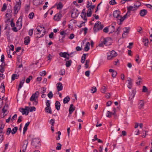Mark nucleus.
<instances>
[{
	"label": "nucleus",
	"instance_id": "nucleus-1",
	"mask_svg": "<svg viewBox=\"0 0 152 152\" xmlns=\"http://www.w3.org/2000/svg\"><path fill=\"white\" fill-rule=\"evenodd\" d=\"M39 92L37 91L35 93L32 94L30 98V101L31 102H33L34 105H36L38 103V98L39 95Z\"/></svg>",
	"mask_w": 152,
	"mask_h": 152
},
{
	"label": "nucleus",
	"instance_id": "nucleus-2",
	"mask_svg": "<svg viewBox=\"0 0 152 152\" xmlns=\"http://www.w3.org/2000/svg\"><path fill=\"white\" fill-rule=\"evenodd\" d=\"M127 12L126 13L124 16V18H128V17L129 16L130 14V11H135L137 10L136 7L134 6H129L127 7Z\"/></svg>",
	"mask_w": 152,
	"mask_h": 152
},
{
	"label": "nucleus",
	"instance_id": "nucleus-3",
	"mask_svg": "<svg viewBox=\"0 0 152 152\" xmlns=\"http://www.w3.org/2000/svg\"><path fill=\"white\" fill-rule=\"evenodd\" d=\"M91 14L92 11L91 8H89L88 9L87 14L85 12V10L83 9L81 13V17L82 18L86 19V16L90 17L91 16Z\"/></svg>",
	"mask_w": 152,
	"mask_h": 152
},
{
	"label": "nucleus",
	"instance_id": "nucleus-4",
	"mask_svg": "<svg viewBox=\"0 0 152 152\" xmlns=\"http://www.w3.org/2000/svg\"><path fill=\"white\" fill-rule=\"evenodd\" d=\"M21 5V1L20 0H19L18 1H16V4L14 6V9L15 14H17L20 10Z\"/></svg>",
	"mask_w": 152,
	"mask_h": 152
},
{
	"label": "nucleus",
	"instance_id": "nucleus-5",
	"mask_svg": "<svg viewBox=\"0 0 152 152\" xmlns=\"http://www.w3.org/2000/svg\"><path fill=\"white\" fill-rule=\"evenodd\" d=\"M117 56V53L114 50H112L107 53V58L108 60H111Z\"/></svg>",
	"mask_w": 152,
	"mask_h": 152
},
{
	"label": "nucleus",
	"instance_id": "nucleus-6",
	"mask_svg": "<svg viewBox=\"0 0 152 152\" xmlns=\"http://www.w3.org/2000/svg\"><path fill=\"white\" fill-rule=\"evenodd\" d=\"M120 12L119 10H116L113 12V16L114 18H118V19H125L124 18V16L122 17L120 15Z\"/></svg>",
	"mask_w": 152,
	"mask_h": 152
},
{
	"label": "nucleus",
	"instance_id": "nucleus-7",
	"mask_svg": "<svg viewBox=\"0 0 152 152\" xmlns=\"http://www.w3.org/2000/svg\"><path fill=\"white\" fill-rule=\"evenodd\" d=\"M28 108H29V107L26 106L24 109L22 108H20L19 109V110L20 112L22 113L23 115H28Z\"/></svg>",
	"mask_w": 152,
	"mask_h": 152
},
{
	"label": "nucleus",
	"instance_id": "nucleus-8",
	"mask_svg": "<svg viewBox=\"0 0 152 152\" xmlns=\"http://www.w3.org/2000/svg\"><path fill=\"white\" fill-rule=\"evenodd\" d=\"M110 28H113V30H112V31H111L110 34V33H112L113 32H114L115 31V27L114 26L112 25V26H109L108 27H105L103 30V31L104 32L107 33L108 31V29H110Z\"/></svg>",
	"mask_w": 152,
	"mask_h": 152
},
{
	"label": "nucleus",
	"instance_id": "nucleus-9",
	"mask_svg": "<svg viewBox=\"0 0 152 152\" xmlns=\"http://www.w3.org/2000/svg\"><path fill=\"white\" fill-rule=\"evenodd\" d=\"M39 143L40 140L38 138H35L32 139L31 144L35 147H36L39 144Z\"/></svg>",
	"mask_w": 152,
	"mask_h": 152
},
{
	"label": "nucleus",
	"instance_id": "nucleus-10",
	"mask_svg": "<svg viewBox=\"0 0 152 152\" xmlns=\"http://www.w3.org/2000/svg\"><path fill=\"white\" fill-rule=\"evenodd\" d=\"M79 13V11L77 10L74 9L72 11L71 16L73 18H76L78 16Z\"/></svg>",
	"mask_w": 152,
	"mask_h": 152
},
{
	"label": "nucleus",
	"instance_id": "nucleus-11",
	"mask_svg": "<svg viewBox=\"0 0 152 152\" xmlns=\"http://www.w3.org/2000/svg\"><path fill=\"white\" fill-rule=\"evenodd\" d=\"M110 39V38H104L103 41L99 43V46L100 47H102L104 45H108L107 44V42Z\"/></svg>",
	"mask_w": 152,
	"mask_h": 152
},
{
	"label": "nucleus",
	"instance_id": "nucleus-12",
	"mask_svg": "<svg viewBox=\"0 0 152 152\" xmlns=\"http://www.w3.org/2000/svg\"><path fill=\"white\" fill-rule=\"evenodd\" d=\"M23 145L22 146V150L23 152H25L26 149L27 147L28 143L27 140H25L23 142Z\"/></svg>",
	"mask_w": 152,
	"mask_h": 152
},
{
	"label": "nucleus",
	"instance_id": "nucleus-13",
	"mask_svg": "<svg viewBox=\"0 0 152 152\" xmlns=\"http://www.w3.org/2000/svg\"><path fill=\"white\" fill-rule=\"evenodd\" d=\"M142 41L144 43V45L145 46L148 47V40L147 38L144 37L142 38Z\"/></svg>",
	"mask_w": 152,
	"mask_h": 152
},
{
	"label": "nucleus",
	"instance_id": "nucleus-14",
	"mask_svg": "<svg viewBox=\"0 0 152 152\" xmlns=\"http://www.w3.org/2000/svg\"><path fill=\"white\" fill-rule=\"evenodd\" d=\"M56 86L57 88V89L58 91H59L62 90L63 88V86H62V83H61L59 82L58 83L56 84Z\"/></svg>",
	"mask_w": 152,
	"mask_h": 152
},
{
	"label": "nucleus",
	"instance_id": "nucleus-15",
	"mask_svg": "<svg viewBox=\"0 0 152 152\" xmlns=\"http://www.w3.org/2000/svg\"><path fill=\"white\" fill-rule=\"evenodd\" d=\"M127 81L129 82L127 86L129 88L131 89L132 86L133 80L130 78H129L127 80Z\"/></svg>",
	"mask_w": 152,
	"mask_h": 152
},
{
	"label": "nucleus",
	"instance_id": "nucleus-16",
	"mask_svg": "<svg viewBox=\"0 0 152 152\" xmlns=\"http://www.w3.org/2000/svg\"><path fill=\"white\" fill-rule=\"evenodd\" d=\"M75 107H73V104H72L70 105L69 109V114H72V112L75 110Z\"/></svg>",
	"mask_w": 152,
	"mask_h": 152
},
{
	"label": "nucleus",
	"instance_id": "nucleus-17",
	"mask_svg": "<svg viewBox=\"0 0 152 152\" xmlns=\"http://www.w3.org/2000/svg\"><path fill=\"white\" fill-rule=\"evenodd\" d=\"M147 11L145 9H143L141 10L140 12V16H143L147 14Z\"/></svg>",
	"mask_w": 152,
	"mask_h": 152
},
{
	"label": "nucleus",
	"instance_id": "nucleus-18",
	"mask_svg": "<svg viewBox=\"0 0 152 152\" xmlns=\"http://www.w3.org/2000/svg\"><path fill=\"white\" fill-rule=\"evenodd\" d=\"M24 44L26 45H27L30 42V40L29 36L26 37L24 39Z\"/></svg>",
	"mask_w": 152,
	"mask_h": 152
},
{
	"label": "nucleus",
	"instance_id": "nucleus-19",
	"mask_svg": "<svg viewBox=\"0 0 152 152\" xmlns=\"http://www.w3.org/2000/svg\"><path fill=\"white\" fill-rule=\"evenodd\" d=\"M62 15L60 12L56 14L54 16V19H61Z\"/></svg>",
	"mask_w": 152,
	"mask_h": 152
},
{
	"label": "nucleus",
	"instance_id": "nucleus-20",
	"mask_svg": "<svg viewBox=\"0 0 152 152\" xmlns=\"http://www.w3.org/2000/svg\"><path fill=\"white\" fill-rule=\"evenodd\" d=\"M90 45V43L88 42H87L84 48V50L85 51H88L89 50Z\"/></svg>",
	"mask_w": 152,
	"mask_h": 152
},
{
	"label": "nucleus",
	"instance_id": "nucleus-21",
	"mask_svg": "<svg viewBox=\"0 0 152 152\" xmlns=\"http://www.w3.org/2000/svg\"><path fill=\"white\" fill-rule=\"evenodd\" d=\"M60 103L58 101H56L55 103L56 108L57 110H59L60 109Z\"/></svg>",
	"mask_w": 152,
	"mask_h": 152
},
{
	"label": "nucleus",
	"instance_id": "nucleus-22",
	"mask_svg": "<svg viewBox=\"0 0 152 152\" xmlns=\"http://www.w3.org/2000/svg\"><path fill=\"white\" fill-rule=\"evenodd\" d=\"M30 124V122H28L26 123L25 125V126L23 128V134H24L25 132L26 131L27 129V127Z\"/></svg>",
	"mask_w": 152,
	"mask_h": 152
},
{
	"label": "nucleus",
	"instance_id": "nucleus-23",
	"mask_svg": "<svg viewBox=\"0 0 152 152\" xmlns=\"http://www.w3.org/2000/svg\"><path fill=\"white\" fill-rule=\"evenodd\" d=\"M70 100V98L68 96H67L63 100V103L64 104H65L66 103H67Z\"/></svg>",
	"mask_w": 152,
	"mask_h": 152
},
{
	"label": "nucleus",
	"instance_id": "nucleus-24",
	"mask_svg": "<svg viewBox=\"0 0 152 152\" xmlns=\"http://www.w3.org/2000/svg\"><path fill=\"white\" fill-rule=\"evenodd\" d=\"M86 58V54H83V56H82L81 60V62L82 63H84L85 60Z\"/></svg>",
	"mask_w": 152,
	"mask_h": 152
},
{
	"label": "nucleus",
	"instance_id": "nucleus-25",
	"mask_svg": "<svg viewBox=\"0 0 152 152\" xmlns=\"http://www.w3.org/2000/svg\"><path fill=\"white\" fill-rule=\"evenodd\" d=\"M68 53L66 52H60L59 54V56L62 57H66V55L68 54Z\"/></svg>",
	"mask_w": 152,
	"mask_h": 152
},
{
	"label": "nucleus",
	"instance_id": "nucleus-26",
	"mask_svg": "<svg viewBox=\"0 0 152 152\" xmlns=\"http://www.w3.org/2000/svg\"><path fill=\"white\" fill-rule=\"evenodd\" d=\"M73 53H76V51H74L72 52L70 54L68 53V54L66 55V57H65V58L66 59H65V61H66V60H69V59L70 55H72Z\"/></svg>",
	"mask_w": 152,
	"mask_h": 152
},
{
	"label": "nucleus",
	"instance_id": "nucleus-27",
	"mask_svg": "<svg viewBox=\"0 0 152 152\" xmlns=\"http://www.w3.org/2000/svg\"><path fill=\"white\" fill-rule=\"evenodd\" d=\"M19 77V75H17V74H13L12 76V80H14L15 79H17Z\"/></svg>",
	"mask_w": 152,
	"mask_h": 152
},
{
	"label": "nucleus",
	"instance_id": "nucleus-28",
	"mask_svg": "<svg viewBox=\"0 0 152 152\" xmlns=\"http://www.w3.org/2000/svg\"><path fill=\"white\" fill-rule=\"evenodd\" d=\"M25 80V78H24L23 79H22L20 82V84L19 85V87H18V90H19V89L20 88H21V87H22V86H23V84L24 83Z\"/></svg>",
	"mask_w": 152,
	"mask_h": 152
},
{
	"label": "nucleus",
	"instance_id": "nucleus-29",
	"mask_svg": "<svg viewBox=\"0 0 152 152\" xmlns=\"http://www.w3.org/2000/svg\"><path fill=\"white\" fill-rule=\"evenodd\" d=\"M139 106L138 107L139 109L142 108L144 105V103L142 100H140L139 104Z\"/></svg>",
	"mask_w": 152,
	"mask_h": 152
},
{
	"label": "nucleus",
	"instance_id": "nucleus-30",
	"mask_svg": "<svg viewBox=\"0 0 152 152\" xmlns=\"http://www.w3.org/2000/svg\"><path fill=\"white\" fill-rule=\"evenodd\" d=\"M45 110L46 111V112L51 114L52 113L51 108L50 107H46L45 108Z\"/></svg>",
	"mask_w": 152,
	"mask_h": 152
},
{
	"label": "nucleus",
	"instance_id": "nucleus-31",
	"mask_svg": "<svg viewBox=\"0 0 152 152\" xmlns=\"http://www.w3.org/2000/svg\"><path fill=\"white\" fill-rule=\"evenodd\" d=\"M66 66L67 67H69L71 65L72 62V61L71 60L68 61H66Z\"/></svg>",
	"mask_w": 152,
	"mask_h": 152
},
{
	"label": "nucleus",
	"instance_id": "nucleus-32",
	"mask_svg": "<svg viewBox=\"0 0 152 152\" xmlns=\"http://www.w3.org/2000/svg\"><path fill=\"white\" fill-rule=\"evenodd\" d=\"M103 27L102 25H101V22H98L97 23H96L94 25V28H99L101 27Z\"/></svg>",
	"mask_w": 152,
	"mask_h": 152
},
{
	"label": "nucleus",
	"instance_id": "nucleus-33",
	"mask_svg": "<svg viewBox=\"0 0 152 152\" xmlns=\"http://www.w3.org/2000/svg\"><path fill=\"white\" fill-rule=\"evenodd\" d=\"M130 27H125L123 28V29L124 30V33H126V34H128L129 33V30H130Z\"/></svg>",
	"mask_w": 152,
	"mask_h": 152
},
{
	"label": "nucleus",
	"instance_id": "nucleus-34",
	"mask_svg": "<svg viewBox=\"0 0 152 152\" xmlns=\"http://www.w3.org/2000/svg\"><path fill=\"white\" fill-rule=\"evenodd\" d=\"M1 88L2 90L1 92L2 93H4L5 91V87L3 83H1Z\"/></svg>",
	"mask_w": 152,
	"mask_h": 152
},
{
	"label": "nucleus",
	"instance_id": "nucleus-35",
	"mask_svg": "<svg viewBox=\"0 0 152 152\" xmlns=\"http://www.w3.org/2000/svg\"><path fill=\"white\" fill-rule=\"evenodd\" d=\"M18 129V128L17 127H15L12 130V134H15L17 132Z\"/></svg>",
	"mask_w": 152,
	"mask_h": 152
},
{
	"label": "nucleus",
	"instance_id": "nucleus-36",
	"mask_svg": "<svg viewBox=\"0 0 152 152\" xmlns=\"http://www.w3.org/2000/svg\"><path fill=\"white\" fill-rule=\"evenodd\" d=\"M28 112H32L33 111H35L36 110V108L34 107H29L28 108Z\"/></svg>",
	"mask_w": 152,
	"mask_h": 152
},
{
	"label": "nucleus",
	"instance_id": "nucleus-37",
	"mask_svg": "<svg viewBox=\"0 0 152 152\" xmlns=\"http://www.w3.org/2000/svg\"><path fill=\"white\" fill-rule=\"evenodd\" d=\"M63 6L61 2H59L57 5V7L58 9H61Z\"/></svg>",
	"mask_w": 152,
	"mask_h": 152
},
{
	"label": "nucleus",
	"instance_id": "nucleus-38",
	"mask_svg": "<svg viewBox=\"0 0 152 152\" xmlns=\"http://www.w3.org/2000/svg\"><path fill=\"white\" fill-rule=\"evenodd\" d=\"M141 4L140 2L139 1H137L134 4V6L136 7L137 9L138 7H140Z\"/></svg>",
	"mask_w": 152,
	"mask_h": 152
},
{
	"label": "nucleus",
	"instance_id": "nucleus-39",
	"mask_svg": "<svg viewBox=\"0 0 152 152\" xmlns=\"http://www.w3.org/2000/svg\"><path fill=\"white\" fill-rule=\"evenodd\" d=\"M103 27H99V28H94V33H96L98 31L101 30L103 28Z\"/></svg>",
	"mask_w": 152,
	"mask_h": 152
},
{
	"label": "nucleus",
	"instance_id": "nucleus-40",
	"mask_svg": "<svg viewBox=\"0 0 152 152\" xmlns=\"http://www.w3.org/2000/svg\"><path fill=\"white\" fill-rule=\"evenodd\" d=\"M90 62L89 60H87L86 61V64L85 65V67L86 68H88L89 66V63Z\"/></svg>",
	"mask_w": 152,
	"mask_h": 152
},
{
	"label": "nucleus",
	"instance_id": "nucleus-41",
	"mask_svg": "<svg viewBox=\"0 0 152 152\" xmlns=\"http://www.w3.org/2000/svg\"><path fill=\"white\" fill-rule=\"evenodd\" d=\"M11 132L12 133L11 128H8L6 132V134L7 135H9Z\"/></svg>",
	"mask_w": 152,
	"mask_h": 152
},
{
	"label": "nucleus",
	"instance_id": "nucleus-42",
	"mask_svg": "<svg viewBox=\"0 0 152 152\" xmlns=\"http://www.w3.org/2000/svg\"><path fill=\"white\" fill-rule=\"evenodd\" d=\"M48 96L50 99H51L53 96V94L51 91H50L48 94Z\"/></svg>",
	"mask_w": 152,
	"mask_h": 152
},
{
	"label": "nucleus",
	"instance_id": "nucleus-43",
	"mask_svg": "<svg viewBox=\"0 0 152 152\" xmlns=\"http://www.w3.org/2000/svg\"><path fill=\"white\" fill-rule=\"evenodd\" d=\"M107 88L104 86H103L101 90V92L102 93H105L106 92Z\"/></svg>",
	"mask_w": 152,
	"mask_h": 152
},
{
	"label": "nucleus",
	"instance_id": "nucleus-44",
	"mask_svg": "<svg viewBox=\"0 0 152 152\" xmlns=\"http://www.w3.org/2000/svg\"><path fill=\"white\" fill-rule=\"evenodd\" d=\"M39 27H40L41 29H42V30H43V34H42V35H41L40 37H42L43 36V35L45 34V28L43 27V26H40Z\"/></svg>",
	"mask_w": 152,
	"mask_h": 152
},
{
	"label": "nucleus",
	"instance_id": "nucleus-45",
	"mask_svg": "<svg viewBox=\"0 0 152 152\" xmlns=\"http://www.w3.org/2000/svg\"><path fill=\"white\" fill-rule=\"evenodd\" d=\"M32 79V76H29L28 78H27L26 80V82L27 83H29L31 80Z\"/></svg>",
	"mask_w": 152,
	"mask_h": 152
},
{
	"label": "nucleus",
	"instance_id": "nucleus-46",
	"mask_svg": "<svg viewBox=\"0 0 152 152\" xmlns=\"http://www.w3.org/2000/svg\"><path fill=\"white\" fill-rule=\"evenodd\" d=\"M34 16V13L33 12H31L29 14L28 17L30 19H32L33 18Z\"/></svg>",
	"mask_w": 152,
	"mask_h": 152
},
{
	"label": "nucleus",
	"instance_id": "nucleus-47",
	"mask_svg": "<svg viewBox=\"0 0 152 152\" xmlns=\"http://www.w3.org/2000/svg\"><path fill=\"white\" fill-rule=\"evenodd\" d=\"M7 6L6 4L4 3L3 4V7L1 9V11H4L5 10L7 9Z\"/></svg>",
	"mask_w": 152,
	"mask_h": 152
},
{
	"label": "nucleus",
	"instance_id": "nucleus-48",
	"mask_svg": "<svg viewBox=\"0 0 152 152\" xmlns=\"http://www.w3.org/2000/svg\"><path fill=\"white\" fill-rule=\"evenodd\" d=\"M112 114V113L109 111H107V114L106 115V116L107 117L110 118L111 116V115Z\"/></svg>",
	"mask_w": 152,
	"mask_h": 152
},
{
	"label": "nucleus",
	"instance_id": "nucleus-49",
	"mask_svg": "<svg viewBox=\"0 0 152 152\" xmlns=\"http://www.w3.org/2000/svg\"><path fill=\"white\" fill-rule=\"evenodd\" d=\"M33 31H34L33 29H31L29 30L28 33V34L30 36H31L33 34Z\"/></svg>",
	"mask_w": 152,
	"mask_h": 152
},
{
	"label": "nucleus",
	"instance_id": "nucleus-50",
	"mask_svg": "<svg viewBox=\"0 0 152 152\" xmlns=\"http://www.w3.org/2000/svg\"><path fill=\"white\" fill-rule=\"evenodd\" d=\"M65 70L64 69H61L60 72V74L61 75H65Z\"/></svg>",
	"mask_w": 152,
	"mask_h": 152
},
{
	"label": "nucleus",
	"instance_id": "nucleus-51",
	"mask_svg": "<svg viewBox=\"0 0 152 152\" xmlns=\"http://www.w3.org/2000/svg\"><path fill=\"white\" fill-rule=\"evenodd\" d=\"M110 5H113L116 4V2L115 1V0H111L110 1Z\"/></svg>",
	"mask_w": 152,
	"mask_h": 152
},
{
	"label": "nucleus",
	"instance_id": "nucleus-52",
	"mask_svg": "<svg viewBox=\"0 0 152 152\" xmlns=\"http://www.w3.org/2000/svg\"><path fill=\"white\" fill-rule=\"evenodd\" d=\"M77 21L75 20H71L69 21V23L72 24V23L74 24H75L77 23Z\"/></svg>",
	"mask_w": 152,
	"mask_h": 152
},
{
	"label": "nucleus",
	"instance_id": "nucleus-53",
	"mask_svg": "<svg viewBox=\"0 0 152 152\" xmlns=\"http://www.w3.org/2000/svg\"><path fill=\"white\" fill-rule=\"evenodd\" d=\"M58 146L56 147V149L57 150H60L61 149V145L60 143H57Z\"/></svg>",
	"mask_w": 152,
	"mask_h": 152
},
{
	"label": "nucleus",
	"instance_id": "nucleus-54",
	"mask_svg": "<svg viewBox=\"0 0 152 152\" xmlns=\"http://www.w3.org/2000/svg\"><path fill=\"white\" fill-rule=\"evenodd\" d=\"M96 91V87L94 86L92 87V89H91L92 93H95Z\"/></svg>",
	"mask_w": 152,
	"mask_h": 152
},
{
	"label": "nucleus",
	"instance_id": "nucleus-55",
	"mask_svg": "<svg viewBox=\"0 0 152 152\" xmlns=\"http://www.w3.org/2000/svg\"><path fill=\"white\" fill-rule=\"evenodd\" d=\"M4 140L3 134H0V143H1Z\"/></svg>",
	"mask_w": 152,
	"mask_h": 152
},
{
	"label": "nucleus",
	"instance_id": "nucleus-56",
	"mask_svg": "<svg viewBox=\"0 0 152 152\" xmlns=\"http://www.w3.org/2000/svg\"><path fill=\"white\" fill-rule=\"evenodd\" d=\"M57 134H58V136L56 138V140H59L60 139V136L61 135V132L60 131H58L57 132Z\"/></svg>",
	"mask_w": 152,
	"mask_h": 152
},
{
	"label": "nucleus",
	"instance_id": "nucleus-57",
	"mask_svg": "<svg viewBox=\"0 0 152 152\" xmlns=\"http://www.w3.org/2000/svg\"><path fill=\"white\" fill-rule=\"evenodd\" d=\"M55 123V121L53 119H51L50 121V124L51 125V126H54V124Z\"/></svg>",
	"mask_w": 152,
	"mask_h": 152
},
{
	"label": "nucleus",
	"instance_id": "nucleus-58",
	"mask_svg": "<svg viewBox=\"0 0 152 152\" xmlns=\"http://www.w3.org/2000/svg\"><path fill=\"white\" fill-rule=\"evenodd\" d=\"M46 74V72L45 71H42L40 72V75L42 76H43Z\"/></svg>",
	"mask_w": 152,
	"mask_h": 152
},
{
	"label": "nucleus",
	"instance_id": "nucleus-59",
	"mask_svg": "<svg viewBox=\"0 0 152 152\" xmlns=\"http://www.w3.org/2000/svg\"><path fill=\"white\" fill-rule=\"evenodd\" d=\"M41 93L42 94H44L46 91V88L44 87L41 88Z\"/></svg>",
	"mask_w": 152,
	"mask_h": 152
},
{
	"label": "nucleus",
	"instance_id": "nucleus-60",
	"mask_svg": "<svg viewBox=\"0 0 152 152\" xmlns=\"http://www.w3.org/2000/svg\"><path fill=\"white\" fill-rule=\"evenodd\" d=\"M147 90L148 89L145 86H143L142 92H145L147 91Z\"/></svg>",
	"mask_w": 152,
	"mask_h": 152
},
{
	"label": "nucleus",
	"instance_id": "nucleus-61",
	"mask_svg": "<svg viewBox=\"0 0 152 152\" xmlns=\"http://www.w3.org/2000/svg\"><path fill=\"white\" fill-rule=\"evenodd\" d=\"M87 3L86 7L87 8H89L91 6L92 3L91 2H89V1H88Z\"/></svg>",
	"mask_w": 152,
	"mask_h": 152
},
{
	"label": "nucleus",
	"instance_id": "nucleus-62",
	"mask_svg": "<svg viewBox=\"0 0 152 152\" xmlns=\"http://www.w3.org/2000/svg\"><path fill=\"white\" fill-rule=\"evenodd\" d=\"M17 117V115L16 114H15V115L12 117L11 120L12 121H13L15 120V119Z\"/></svg>",
	"mask_w": 152,
	"mask_h": 152
},
{
	"label": "nucleus",
	"instance_id": "nucleus-63",
	"mask_svg": "<svg viewBox=\"0 0 152 152\" xmlns=\"http://www.w3.org/2000/svg\"><path fill=\"white\" fill-rule=\"evenodd\" d=\"M22 118H23V117L22 116H20L18 118V120L17 122L19 123L21 122L22 121Z\"/></svg>",
	"mask_w": 152,
	"mask_h": 152
},
{
	"label": "nucleus",
	"instance_id": "nucleus-64",
	"mask_svg": "<svg viewBox=\"0 0 152 152\" xmlns=\"http://www.w3.org/2000/svg\"><path fill=\"white\" fill-rule=\"evenodd\" d=\"M136 57L137 58H136L135 61L137 62L138 64H139L140 62V61H139V55H136Z\"/></svg>",
	"mask_w": 152,
	"mask_h": 152
}]
</instances>
